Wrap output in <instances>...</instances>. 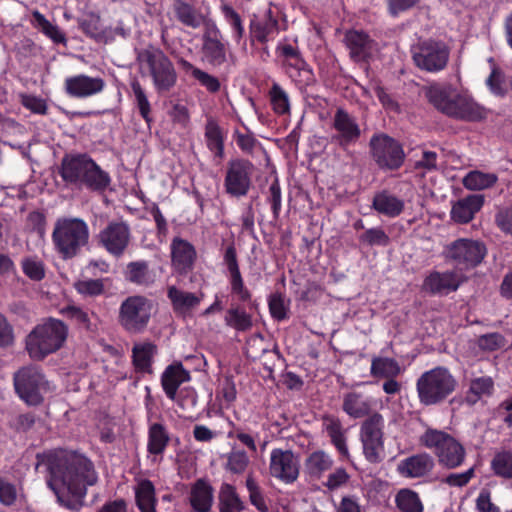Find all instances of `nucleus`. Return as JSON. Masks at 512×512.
I'll return each mask as SVG.
<instances>
[{
    "label": "nucleus",
    "instance_id": "obj_3",
    "mask_svg": "<svg viewBox=\"0 0 512 512\" xmlns=\"http://www.w3.org/2000/svg\"><path fill=\"white\" fill-rule=\"evenodd\" d=\"M424 93L428 102L447 117L467 122L485 118L483 107L450 84H432L424 88Z\"/></svg>",
    "mask_w": 512,
    "mask_h": 512
},
{
    "label": "nucleus",
    "instance_id": "obj_53",
    "mask_svg": "<svg viewBox=\"0 0 512 512\" xmlns=\"http://www.w3.org/2000/svg\"><path fill=\"white\" fill-rule=\"evenodd\" d=\"M221 11L226 22L229 24L233 31V38L235 42L239 43L244 35V26L241 16L233 7L228 4L222 5Z\"/></svg>",
    "mask_w": 512,
    "mask_h": 512
},
{
    "label": "nucleus",
    "instance_id": "obj_32",
    "mask_svg": "<svg viewBox=\"0 0 512 512\" xmlns=\"http://www.w3.org/2000/svg\"><path fill=\"white\" fill-rule=\"evenodd\" d=\"M213 502V488L205 480L198 479L191 489L190 504L197 512H208Z\"/></svg>",
    "mask_w": 512,
    "mask_h": 512
},
{
    "label": "nucleus",
    "instance_id": "obj_17",
    "mask_svg": "<svg viewBox=\"0 0 512 512\" xmlns=\"http://www.w3.org/2000/svg\"><path fill=\"white\" fill-rule=\"evenodd\" d=\"M332 128L336 131L332 141L342 148L356 143L361 136V129L356 119L341 107L337 108L334 114Z\"/></svg>",
    "mask_w": 512,
    "mask_h": 512
},
{
    "label": "nucleus",
    "instance_id": "obj_29",
    "mask_svg": "<svg viewBox=\"0 0 512 512\" xmlns=\"http://www.w3.org/2000/svg\"><path fill=\"white\" fill-rule=\"evenodd\" d=\"M372 207L379 214L389 218H395L403 212L404 201L384 190L374 195Z\"/></svg>",
    "mask_w": 512,
    "mask_h": 512
},
{
    "label": "nucleus",
    "instance_id": "obj_35",
    "mask_svg": "<svg viewBox=\"0 0 512 512\" xmlns=\"http://www.w3.org/2000/svg\"><path fill=\"white\" fill-rule=\"evenodd\" d=\"M157 347L151 342L135 344L132 348V360L135 369L139 372L151 373L152 358Z\"/></svg>",
    "mask_w": 512,
    "mask_h": 512
},
{
    "label": "nucleus",
    "instance_id": "obj_46",
    "mask_svg": "<svg viewBox=\"0 0 512 512\" xmlns=\"http://www.w3.org/2000/svg\"><path fill=\"white\" fill-rule=\"evenodd\" d=\"M331 458L323 451L313 452L306 460V469L311 476L319 477L332 467Z\"/></svg>",
    "mask_w": 512,
    "mask_h": 512
},
{
    "label": "nucleus",
    "instance_id": "obj_1",
    "mask_svg": "<svg viewBox=\"0 0 512 512\" xmlns=\"http://www.w3.org/2000/svg\"><path fill=\"white\" fill-rule=\"evenodd\" d=\"M36 468L48 472L47 485L54 492L57 502L71 511L84 506L87 486L97 482L92 462L83 455L55 451L37 454Z\"/></svg>",
    "mask_w": 512,
    "mask_h": 512
},
{
    "label": "nucleus",
    "instance_id": "obj_22",
    "mask_svg": "<svg viewBox=\"0 0 512 512\" xmlns=\"http://www.w3.org/2000/svg\"><path fill=\"white\" fill-rule=\"evenodd\" d=\"M105 82L100 77H90L85 74L71 76L65 79V92L73 98H88L101 93Z\"/></svg>",
    "mask_w": 512,
    "mask_h": 512
},
{
    "label": "nucleus",
    "instance_id": "obj_2",
    "mask_svg": "<svg viewBox=\"0 0 512 512\" xmlns=\"http://www.w3.org/2000/svg\"><path fill=\"white\" fill-rule=\"evenodd\" d=\"M68 187L103 193L111 184L109 173L103 170L88 154H65L58 169Z\"/></svg>",
    "mask_w": 512,
    "mask_h": 512
},
{
    "label": "nucleus",
    "instance_id": "obj_51",
    "mask_svg": "<svg viewBox=\"0 0 512 512\" xmlns=\"http://www.w3.org/2000/svg\"><path fill=\"white\" fill-rule=\"evenodd\" d=\"M65 313L67 316L75 321L81 328H84L87 331L94 332L97 329V324L93 320H97V317L94 313L91 315L82 310L79 307L69 306L65 309Z\"/></svg>",
    "mask_w": 512,
    "mask_h": 512
},
{
    "label": "nucleus",
    "instance_id": "obj_64",
    "mask_svg": "<svg viewBox=\"0 0 512 512\" xmlns=\"http://www.w3.org/2000/svg\"><path fill=\"white\" fill-rule=\"evenodd\" d=\"M495 223L502 232L512 235V205L496 213Z\"/></svg>",
    "mask_w": 512,
    "mask_h": 512
},
{
    "label": "nucleus",
    "instance_id": "obj_47",
    "mask_svg": "<svg viewBox=\"0 0 512 512\" xmlns=\"http://www.w3.org/2000/svg\"><path fill=\"white\" fill-rule=\"evenodd\" d=\"M397 507L402 512H422L423 505L418 494L409 489H403L396 495Z\"/></svg>",
    "mask_w": 512,
    "mask_h": 512
},
{
    "label": "nucleus",
    "instance_id": "obj_36",
    "mask_svg": "<svg viewBox=\"0 0 512 512\" xmlns=\"http://www.w3.org/2000/svg\"><path fill=\"white\" fill-rule=\"evenodd\" d=\"M205 140L208 149L216 157L222 158L224 155V136L217 121L209 117L205 124Z\"/></svg>",
    "mask_w": 512,
    "mask_h": 512
},
{
    "label": "nucleus",
    "instance_id": "obj_63",
    "mask_svg": "<svg viewBox=\"0 0 512 512\" xmlns=\"http://www.w3.org/2000/svg\"><path fill=\"white\" fill-rule=\"evenodd\" d=\"M193 77L209 92L215 93L220 90L219 80L201 69H193Z\"/></svg>",
    "mask_w": 512,
    "mask_h": 512
},
{
    "label": "nucleus",
    "instance_id": "obj_43",
    "mask_svg": "<svg viewBox=\"0 0 512 512\" xmlns=\"http://www.w3.org/2000/svg\"><path fill=\"white\" fill-rule=\"evenodd\" d=\"M226 463L224 468L232 474H243L249 466L250 459L244 450L232 448V450L225 455Z\"/></svg>",
    "mask_w": 512,
    "mask_h": 512
},
{
    "label": "nucleus",
    "instance_id": "obj_42",
    "mask_svg": "<svg viewBox=\"0 0 512 512\" xmlns=\"http://www.w3.org/2000/svg\"><path fill=\"white\" fill-rule=\"evenodd\" d=\"M243 508V504L238 497L235 488L230 484H223L219 492L220 512H240Z\"/></svg>",
    "mask_w": 512,
    "mask_h": 512
},
{
    "label": "nucleus",
    "instance_id": "obj_18",
    "mask_svg": "<svg viewBox=\"0 0 512 512\" xmlns=\"http://www.w3.org/2000/svg\"><path fill=\"white\" fill-rule=\"evenodd\" d=\"M221 38L222 35L217 25L209 20L203 33L202 52L207 62L214 67H219L227 61L226 46Z\"/></svg>",
    "mask_w": 512,
    "mask_h": 512
},
{
    "label": "nucleus",
    "instance_id": "obj_21",
    "mask_svg": "<svg viewBox=\"0 0 512 512\" xmlns=\"http://www.w3.org/2000/svg\"><path fill=\"white\" fill-rule=\"evenodd\" d=\"M462 282V277L455 271H433L424 279L422 289L431 295L443 296L455 292Z\"/></svg>",
    "mask_w": 512,
    "mask_h": 512
},
{
    "label": "nucleus",
    "instance_id": "obj_34",
    "mask_svg": "<svg viewBox=\"0 0 512 512\" xmlns=\"http://www.w3.org/2000/svg\"><path fill=\"white\" fill-rule=\"evenodd\" d=\"M170 442V435L161 423H152L148 429L147 451L152 455L164 453Z\"/></svg>",
    "mask_w": 512,
    "mask_h": 512
},
{
    "label": "nucleus",
    "instance_id": "obj_33",
    "mask_svg": "<svg viewBox=\"0 0 512 512\" xmlns=\"http://www.w3.org/2000/svg\"><path fill=\"white\" fill-rule=\"evenodd\" d=\"M371 400L362 393L349 392L343 397V411L352 418H362L371 411Z\"/></svg>",
    "mask_w": 512,
    "mask_h": 512
},
{
    "label": "nucleus",
    "instance_id": "obj_41",
    "mask_svg": "<svg viewBox=\"0 0 512 512\" xmlns=\"http://www.w3.org/2000/svg\"><path fill=\"white\" fill-rule=\"evenodd\" d=\"M494 389V383L490 377H479L473 379L466 394L465 401L474 405L482 396H490Z\"/></svg>",
    "mask_w": 512,
    "mask_h": 512
},
{
    "label": "nucleus",
    "instance_id": "obj_31",
    "mask_svg": "<svg viewBox=\"0 0 512 512\" xmlns=\"http://www.w3.org/2000/svg\"><path fill=\"white\" fill-rule=\"evenodd\" d=\"M125 279L138 286L148 287L155 282V273L150 270L146 261H133L127 264L124 271Z\"/></svg>",
    "mask_w": 512,
    "mask_h": 512
},
{
    "label": "nucleus",
    "instance_id": "obj_55",
    "mask_svg": "<svg viewBox=\"0 0 512 512\" xmlns=\"http://www.w3.org/2000/svg\"><path fill=\"white\" fill-rule=\"evenodd\" d=\"M80 29L89 37L101 40L104 37L100 17L95 14H89L79 22Z\"/></svg>",
    "mask_w": 512,
    "mask_h": 512
},
{
    "label": "nucleus",
    "instance_id": "obj_50",
    "mask_svg": "<svg viewBox=\"0 0 512 512\" xmlns=\"http://www.w3.org/2000/svg\"><path fill=\"white\" fill-rule=\"evenodd\" d=\"M32 16L35 22V26L55 43L66 42L64 33L56 25H53L51 22H49L43 14H41L39 11H34Z\"/></svg>",
    "mask_w": 512,
    "mask_h": 512
},
{
    "label": "nucleus",
    "instance_id": "obj_16",
    "mask_svg": "<svg viewBox=\"0 0 512 512\" xmlns=\"http://www.w3.org/2000/svg\"><path fill=\"white\" fill-rule=\"evenodd\" d=\"M131 231L124 221H111L99 233V243L108 253L120 257L130 244Z\"/></svg>",
    "mask_w": 512,
    "mask_h": 512
},
{
    "label": "nucleus",
    "instance_id": "obj_26",
    "mask_svg": "<svg viewBox=\"0 0 512 512\" xmlns=\"http://www.w3.org/2000/svg\"><path fill=\"white\" fill-rule=\"evenodd\" d=\"M190 380L189 371L181 363L169 365L162 374L161 384L166 396L176 400V393L181 384Z\"/></svg>",
    "mask_w": 512,
    "mask_h": 512
},
{
    "label": "nucleus",
    "instance_id": "obj_14",
    "mask_svg": "<svg viewBox=\"0 0 512 512\" xmlns=\"http://www.w3.org/2000/svg\"><path fill=\"white\" fill-rule=\"evenodd\" d=\"M384 419L381 414L373 413L363 421L360 428V439L365 458L370 463H379L384 452L383 441Z\"/></svg>",
    "mask_w": 512,
    "mask_h": 512
},
{
    "label": "nucleus",
    "instance_id": "obj_44",
    "mask_svg": "<svg viewBox=\"0 0 512 512\" xmlns=\"http://www.w3.org/2000/svg\"><path fill=\"white\" fill-rule=\"evenodd\" d=\"M278 22L276 19L268 18L265 21H251L250 23V38L251 41H258L265 44L268 41V36L276 30Z\"/></svg>",
    "mask_w": 512,
    "mask_h": 512
},
{
    "label": "nucleus",
    "instance_id": "obj_4",
    "mask_svg": "<svg viewBox=\"0 0 512 512\" xmlns=\"http://www.w3.org/2000/svg\"><path fill=\"white\" fill-rule=\"evenodd\" d=\"M87 223L77 217H61L54 224L52 242L57 254L63 260H70L81 254L89 243Z\"/></svg>",
    "mask_w": 512,
    "mask_h": 512
},
{
    "label": "nucleus",
    "instance_id": "obj_10",
    "mask_svg": "<svg viewBox=\"0 0 512 512\" xmlns=\"http://www.w3.org/2000/svg\"><path fill=\"white\" fill-rule=\"evenodd\" d=\"M412 59L421 71L437 73L447 67L450 58V48L440 40L424 39L412 46Z\"/></svg>",
    "mask_w": 512,
    "mask_h": 512
},
{
    "label": "nucleus",
    "instance_id": "obj_58",
    "mask_svg": "<svg viewBox=\"0 0 512 512\" xmlns=\"http://www.w3.org/2000/svg\"><path fill=\"white\" fill-rule=\"evenodd\" d=\"M24 274L33 281H40L45 277V268L42 261L28 257L22 260Z\"/></svg>",
    "mask_w": 512,
    "mask_h": 512
},
{
    "label": "nucleus",
    "instance_id": "obj_61",
    "mask_svg": "<svg viewBox=\"0 0 512 512\" xmlns=\"http://www.w3.org/2000/svg\"><path fill=\"white\" fill-rule=\"evenodd\" d=\"M269 310L273 318L278 321L287 318V307L281 294H274L269 299Z\"/></svg>",
    "mask_w": 512,
    "mask_h": 512
},
{
    "label": "nucleus",
    "instance_id": "obj_5",
    "mask_svg": "<svg viewBox=\"0 0 512 512\" xmlns=\"http://www.w3.org/2000/svg\"><path fill=\"white\" fill-rule=\"evenodd\" d=\"M67 326L60 320L48 319L35 326L26 336L25 348L31 359L41 361L58 351L66 341Z\"/></svg>",
    "mask_w": 512,
    "mask_h": 512
},
{
    "label": "nucleus",
    "instance_id": "obj_27",
    "mask_svg": "<svg viewBox=\"0 0 512 512\" xmlns=\"http://www.w3.org/2000/svg\"><path fill=\"white\" fill-rule=\"evenodd\" d=\"M484 203L482 195L473 194L459 199L451 210L452 219L461 224L470 222L474 215L481 209Z\"/></svg>",
    "mask_w": 512,
    "mask_h": 512
},
{
    "label": "nucleus",
    "instance_id": "obj_25",
    "mask_svg": "<svg viewBox=\"0 0 512 512\" xmlns=\"http://www.w3.org/2000/svg\"><path fill=\"white\" fill-rule=\"evenodd\" d=\"M434 468V460L427 453L410 456L400 462L398 471L410 478H419L427 475Z\"/></svg>",
    "mask_w": 512,
    "mask_h": 512
},
{
    "label": "nucleus",
    "instance_id": "obj_11",
    "mask_svg": "<svg viewBox=\"0 0 512 512\" xmlns=\"http://www.w3.org/2000/svg\"><path fill=\"white\" fill-rule=\"evenodd\" d=\"M14 387L17 395L28 405H39L43 402V394L49 390V383L41 369L28 365L15 372Z\"/></svg>",
    "mask_w": 512,
    "mask_h": 512
},
{
    "label": "nucleus",
    "instance_id": "obj_52",
    "mask_svg": "<svg viewBox=\"0 0 512 512\" xmlns=\"http://www.w3.org/2000/svg\"><path fill=\"white\" fill-rule=\"evenodd\" d=\"M131 88L135 96L136 107L138 108L139 113L144 119V121L147 123L148 126H150L153 119L151 117V105L146 96V93L142 88L141 84L137 80L131 83Z\"/></svg>",
    "mask_w": 512,
    "mask_h": 512
},
{
    "label": "nucleus",
    "instance_id": "obj_13",
    "mask_svg": "<svg viewBox=\"0 0 512 512\" xmlns=\"http://www.w3.org/2000/svg\"><path fill=\"white\" fill-rule=\"evenodd\" d=\"M483 242L461 238L447 245L444 255L460 270H468L479 265L486 255Z\"/></svg>",
    "mask_w": 512,
    "mask_h": 512
},
{
    "label": "nucleus",
    "instance_id": "obj_54",
    "mask_svg": "<svg viewBox=\"0 0 512 512\" xmlns=\"http://www.w3.org/2000/svg\"><path fill=\"white\" fill-rule=\"evenodd\" d=\"M74 288L83 296L95 297L104 293L102 279L78 280L74 283Z\"/></svg>",
    "mask_w": 512,
    "mask_h": 512
},
{
    "label": "nucleus",
    "instance_id": "obj_59",
    "mask_svg": "<svg viewBox=\"0 0 512 512\" xmlns=\"http://www.w3.org/2000/svg\"><path fill=\"white\" fill-rule=\"evenodd\" d=\"M246 487L249 492V498L252 503L260 512H268V507L265 503L261 489L250 474L246 479Z\"/></svg>",
    "mask_w": 512,
    "mask_h": 512
},
{
    "label": "nucleus",
    "instance_id": "obj_49",
    "mask_svg": "<svg viewBox=\"0 0 512 512\" xmlns=\"http://www.w3.org/2000/svg\"><path fill=\"white\" fill-rule=\"evenodd\" d=\"M491 469L499 477L512 479V452L502 451L496 453L491 461Z\"/></svg>",
    "mask_w": 512,
    "mask_h": 512
},
{
    "label": "nucleus",
    "instance_id": "obj_45",
    "mask_svg": "<svg viewBox=\"0 0 512 512\" xmlns=\"http://www.w3.org/2000/svg\"><path fill=\"white\" fill-rule=\"evenodd\" d=\"M497 181L494 174L471 171L463 179V185L469 190H483L493 186Z\"/></svg>",
    "mask_w": 512,
    "mask_h": 512
},
{
    "label": "nucleus",
    "instance_id": "obj_7",
    "mask_svg": "<svg viewBox=\"0 0 512 512\" xmlns=\"http://www.w3.org/2000/svg\"><path fill=\"white\" fill-rule=\"evenodd\" d=\"M420 443L433 451L438 463L446 469L460 467L466 458L464 446L445 431L428 428L419 439Z\"/></svg>",
    "mask_w": 512,
    "mask_h": 512
},
{
    "label": "nucleus",
    "instance_id": "obj_24",
    "mask_svg": "<svg viewBox=\"0 0 512 512\" xmlns=\"http://www.w3.org/2000/svg\"><path fill=\"white\" fill-rule=\"evenodd\" d=\"M350 56L355 61L365 60L372 52L374 41L370 36L359 30H349L344 37Z\"/></svg>",
    "mask_w": 512,
    "mask_h": 512
},
{
    "label": "nucleus",
    "instance_id": "obj_62",
    "mask_svg": "<svg viewBox=\"0 0 512 512\" xmlns=\"http://www.w3.org/2000/svg\"><path fill=\"white\" fill-rule=\"evenodd\" d=\"M17 499V491L14 484L0 477V503L11 506Z\"/></svg>",
    "mask_w": 512,
    "mask_h": 512
},
{
    "label": "nucleus",
    "instance_id": "obj_20",
    "mask_svg": "<svg viewBox=\"0 0 512 512\" xmlns=\"http://www.w3.org/2000/svg\"><path fill=\"white\" fill-rule=\"evenodd\" d=\"M224 263L230 274L231 291L238 296L242 302H247L249 309L257 307L255 301L252 300L250 291L244 286V282L239 269L236 249L233 245H229L224 254Z\"/></svg>",
    "mask_w": 512,
    "mask_h": 512
},
{
    "label": "nucleus",
    "instance_id": "obj_6",
    "mask_svg": "<svg viewBox=\"0 0 512 512\" xmlns=\"http://www.w3.org/2000/svg\"><path fill=\"white\" fill-rule=\"evenodd\" d=\"M457 384L446 367L438 366L426 371L416 383L419 401L426 406L440 404L455 391Z\"/></svg>",
    "mask_w": 512,
    "mask_h": 512
},
{
    "label": "nucleus",
    "instance_id": "obj_19",
    "mask_svg": "<svg viewBox=\"0 0 512 512\" xmlns=\"http://www.w3.org/2000/svg\"><path fill=\"white\" fill-rule=\"evenodd\" d=\"M269 470L272 476L291 483L299 474L298 460L290 450L274 449L270 456Z\"/></svg>",
    "mask_w": 512,
    "mask_h": 512
},
{
    "label": "nucleus",
    "instance_id": "obj_39",
    "mask_svg": "<svg viewBox=\"0 0 512 512\" xmlns=\"http://www.w3.org/2000/svg\"><path fill=\"white\" fill-rule=\"evenodd\" d=\"M323 426L337 450L341 454L346 455L348 449L340 420L333 416H325L323 418Z\"/></svg>",
    "mask_w": 512,
    "mask_h": 512
},
{
    "label": "nucleus",
    "instance_id": "obj_38",
    "mask_svg": "<svg viewBox=\"0 0 512 512\" xmlns=\"http://www.w3.org/2000/svg\"><path fill=\"white\" fill-rule=\"evenodd\" d=\"M137 507L141 512H156L155 488L150 480H142L135 489Z\"/></svg>",
    "mask_w": 512,
    "mask_h": 512
},
{
    "label": "nucleus",
    "instance_id": "obj_15",
    "mask_svg": "<svg viewBox=\"0 0 512 512\" xmlns=\"http://www.w3.org/2000/svg\"><path fill=\"white\" fill-rule=\"evenodd\" d=\"M254 165L245 159L231 160L227 165L224 187L226 192L233 197L247 195L252 185Z\"/></svg>",
    "mask_w": 512,
    "mask_h": 512
},
{
    "label": "nucleus",
    "instance_id": "obj_48",
    "mask_svg": "<svg viewBox=\"0 0 512 512\" xmlns=\"http://www.w3.org/2000/svg\"><path fill=\"white\" fill-rule=\"evenodd\" d=\"M272 109L276 114L284 115L290 112V102L288 94L276 82H274L269 91Z\"/></svg>",
    "mask_w": 512,
    "mask_h": 512
},
{
    "label": "nucleus",
    "instance_id": "obj_30",
    "mask_svg": "<svg viewBox=\"0 0 512 512\" xmlns=\"http://www.w3.org/2000/svg\"><path fill=\"white\" fill-rule=\"evenodd\" d=\"M167 297L171 301L174 312L181 315L189 313L196 308L201 301L196 294L180 290L175 286L168 287Z\"/></svg>",
    "mask_w": 512,
    "mask_h": 512
},
{
    "label": "nucleus",
    "instance_id": "obj_23",
    "mask_svg": "<svg viewBox=\"0 0 512 512\" xmlns=\"http://www.w3.org/2000/svg\"><path fill=\"white\" fill-rule=\"evenodd\" d=\"M171 257L173 267L183 274L192 269L196 252L188 241L176 237L171 244Z\"/></svg>",
    "mask_w": 512,
    "mask_h": 512
},
{
    "label": "nucleus",
    "instance_id": "obj_9",
    "mask_svg": "<svg viewBox=\"0 0 512 512\" xmlns=\"http://www.w3.org/2000/svg\"><path fill=\"white\" fill-rule=\"evenodd\" d=\"M153 303L142 295L127 297L119 307L118 323L129 334L143 333L150 322Z\"/></svg>",
    "mask_w": 512,
    "mask_h": 512
},
{
    "label": "nucleus",
    "instance_id": "obj_40",
    "mask_svg": "<svg viewBox=\"0 0 512 512\" xmlns=\"http://www.w3.org/2000/svg\"><path fill=\"white\" fill-rule=\"evenodd\" d=\"M401 373L399 363L388 357H375L371 363V374L374 377L395 378Z\"/></svg>",
    "mask_w": 512,
    "mask_h": 512
},
{
    "label": "nucleus",
    "instance_id": "obj_28",
    "mask_svg": "<svg viewBox=\"0 0 512 512\" xmlns=\"http://www.w3.org/2000/svg\"><path fill=\"white\" fill-rule=\"evenodd\" d=\"M173 12L177 21L192 29H198L202 25L205 26L208 22L196 7L184 0H174Z\"/></svg>",
    "mask_w": 512,
    "mask_h": 512
},
{
    "label": "nucleus",
    "instance_id": "obj_60",
    "mask_svg": "<svg viewBox=\"0 0 512 512\" xmlns=\"http://www.w3.org/2000/svg\"><path fill=\"white\" fill-rule=\"evenodd\" d=\"M36 417L33 413L18 414L9 421L10 427L17 433H27L33 429Z\"/></svg>",
    "mask_w": 512,
    "mask_h": 512
},
{
    "label": "nucleus",
    "instance_id": "obj_8",
    "mask_svg": "<svg viewBox=\"0 0 512 512\" xmlns=\"http://www.w3.org/2000/svg\"><path fill=\"white\" fill-rule=\"evenodd\" d=\"M141 69L147 70L159 93L169 91L177 81V73L168 56L159 48L149 47L138 53Z\"/></svg>",
    "mask_w": 512,
    "mask_h": 512
},
{
    "label": "nucleus",
    "instance_id": "obj_37",
    "mask_svg": "<svg viewBox=\"0 0 512 512\" xmlns=\"http://www.w3.org/2000/svg\"><path fill=\"white\" fill-rule=\"evenodd\" d=\"M225 324L236 331L245 332L252 328V316L240 305H232L225 314Z\"/></svg>",
    "mask_w": 512,
    "mask_h": 512
},
{
    "label": "nucleus",
    "instance_id": "obj_57",
    "mask_svg": "<svg viewBox=\"0 0 512 512\" xmlns=\"http://www.w3.org/2000/svg\"><path fill=\"white\" fill-rule=\"evenodd\" d=\"M505 344V337L497 332L481 335L477 339V345L483 351L492 352L504 347Z\"/></svg>",
    "mask_w": 512,
    "mask_h": 512
},
{
    "label": "nucleus",
    "instance_id": "obj_12",
    "mask_svg": "<svg viewBox=\"0 0 512 512\" xmlns=\"http://www.w3.org/2000/svg\"><path fill=\"white\" fill-rule=\"evenodd\" d=\"M370 154L380 169L397 170L405 160L402 145L385 133L374 134L369 141Z\"/></svg>",
    "mask_w": 512,
    "mask_h": 512
},
{
    "label": "nucleus",
    "instance_id": "obj_56",
    "mask_svg": "<svg viewBox=\"0 0 512 512\" xmlns=\"http://www.w3.org/2000/svg\"><path fill=\"white\" fill-rule=\"evenodd\" d=\"M359 241L367 246H387L390 238L382 228L377 227L366 230L359 236Z\"/></svg>",
    "mask_w": 512,
    "mask_h": 512
}]
</instances>
